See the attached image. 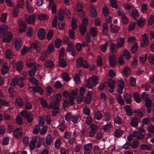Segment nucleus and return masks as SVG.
<instances>
[{"instance_id":"nucleus-1","label":"nucleus","mask_w":154,"mask_h":154,"mask_svg":"<svg viewBox=\"0 0 154 154\" xmlns=\"http://www.w3.org/2000/svg\"><path fill=\"white\" fill-rule=\"evenodd\" d=\"M97 77L95 75L89 78L86 83V85L89 88H92L96 85L98 82Z\"/></svg>"},{"instance_id":"nucleus-2","label":"nucleus","mask_w":154,"mask_h":154,"mask_svg":"<svg viewBox=\"0 0 154 154\" xmlns=\"http://www.w3.org/2000/svg\"><path fill=\"white\" fill-rule=\"evenodd\" d=\"M77 27L75 21V19L72 18V29H70L69 31V36L71 39H73L75 37L74 31L76 29Z\"/></svg>"},{"instance_id":"nucleus-3","label":"nucleus","mask_w":154,"mask_h":154,"mask_svg":"<svg viewBox=\"0 0 154 154\" xmlns=\"http://www.w3.org/2000/svg\"><path fill=\"white\" fill-rule=\"evenodd\" d=\"M20 114L23 117L27 119L28 123L32 121L33 115L32 113H28L25 111H22L21 112Z\"/></svg>"},{"instance_id":"nucleus-4","label":"nucleus","mask_w":154,"mask_h":154,"mask_svg":"<svg viewBox=\"0 0 154 154\" xmlns=\"http://www.w3.org/2000/svg\"><path fill=\"white\" fill-rule=\"evenodd\" d=\"M142 42L141 44L142 47L144 48L147 46L149 43V37L147 35L144 33L142 35Z\"/></svg>"},{"instance_id":"nucleus-5","label":"nucleus","mask_w":154,"mask_h":154,"mask_svg":"<svg viewBox=\"0 0 154 154\" xmlns=\"http://www.w3.org/2000/svg\"><path fill=\"white\" fill-rule=\"evenodd\" d=\"M13 37V35L10 32H8L4 35L3 41L4 42L9 43Z\"/></svg>"},{"instance_id":"nucleus-6","label":"nucleus","mask_w":154,"mask_h":154,"mask_svg":"<svg viewBox=\"0 0 154 154\" xmlns=\"http://www.w3.org/2000/svg\"><path fill=\"white\" fill-rule=\"evenodd\" d=\"M29 90L31 92H37L42 94L44 92L42 88L39 86L35 87H30L29 88Z\"/></svg>"},{"instance_id":"nucleus-7","label":"nucleus","mask_w":154,"mask_h":154,"mask_svg":"<svg viewBox=\"0 0 154 154\" xmlns=\"http://www.w3.org/2000/svg\"><path fill=\"white\" fill-rule=\"evenodd\" d=\"M77 65L81 66L83 68H87L88 67L89 65L88 63L85 61L84 60L81 58H79L76 61Z\"/></svg>"},{"instance_id":"nucleus-8","label":"nucleus","mask_w":154,"mask_h":154,"mask_svg":"<svg viewBox=\"0 0 154 154\" xmlns=\"http://www.w3.org/2000/svg\"><path fill=\"white\" fill-rule=\"evenodd\" d=\"M109 61L110 66L113 67L116 64V57L113 54L110 55L109 58Z\"/></svg>"},{"instance_id":"nucleus-9","label":"nucleus","mask_w":154,"mask_h":154,"mask_svg":"<svg viewBox=\"0 0 154 154\" xmlns=\"http://www.w3.org/2000/svg\"><path fill=\"white\" fill-rule=\"evenodd\" d=\"M93 94V91H88V92L85 99V103L89 104L91 103L92 100L91 97Z\"/></svg>"},{"instance_id":"nucleus-10","label":"nucleus","mask_w":154,"mask_h":154,"mask_svg":"<svg viewBox=\"0 0 154 154\" xmlns=\"http://www.w3.org/2000/svg\"><path fill=\"white\" fill-rule=\"evenodd\" d=\"M14 136L17 138H20L21 137L22 133L21 129L19 128H16L13 132Z\"/></svg>"},{"instance_id":"nucleus-11","label":"nucleus","mask_w":154,"mask_h":154,"mask_svg":"<svg viewBox=\"0 0 154 154\" xmlns=\"http://www.w3.org/2000/svg\"><path fill=\"white\" fill-rule=\"evenodd\" d=\"M92 147V145L91 143L85 144L84 146V154H90Z\"/></svg>"},{"instance_id":"nucleus-12","label":"nucleus","mask_w":154,"mask_h":154,"mask_svg":"<svg viewBox=\"0 0 154 154\" xmlns=\"http://www.w3.org/2000/svg\"><path fill=\"white\" fill-rule=\"evenodd\" d=\"M25 20L27 21L29 23L34 24L35 22V17L32 15L28 16L27 14L24 15Z\"/></svg>"},{"instance_id":"nucleus-13","label":"nucleus","mask_w":154,"mask_h":154,"mask_svg":"<svg viewBox=\"0 0 154 154\" xmlns=\"http://www.w3.org/2000/svg\"><path fill=\"white\" fill-rule=\"evenodd\" d=\"M45 34V30L43 28L39 29L38 33V36L39 38L41 40L44 39Z\"/></svg>"},{"instance_id":"nucleus-14","label":"nucleus","mask_w":154,"mask_h":154,"mask_svg":"<svg viewBox=\"0 0 154 154\" xmlns=\"http://www.w3.org/2000/svg\"><path fill=\"white\" fill-rule=\"evenodd\" d=\"M40 45L38 41H37L35 43H32L30 46V48H33L36 50L37 52H39L40 51Z\"/></svg>"},{"instance_id":"nucleus-15","label":"nucleus","mask_w":154,"mask_h":154,"mask_svg":"<svg viewBox=\"0 0 154 154\" xmlns=\"http://www.w3.org/2000/svg\"><path fill=\"white\" fill-rule=\"evenodd\" d=\"M22 43L21 40L20 38H18L15 40V42L14 46L16 50H19L21 47Z\"/></svg>"},{"instance_id":"nucleus-16","label":"nucleus","mask_w":154,"mask_h":154,"mask_svg":"<svg viewBox=\"0 0 154 154\" xmlns=\"http://www.w3.org/2000/svg\"><path fill=\"white\" fill-rule=\"evenodd\" d=\"M82 6L80 4L78 5L77 7V9L78 12V14L80 17H84L85 14L82 11Z\"/></svg>"},{"instance_id":"nucleus-17","label":"nucleus","mask_w":154,"mask_h":154,"mask_svg":"<svg viewBox=\"0 0 154 154\" xmlns=\"http://www.w3.org/2000/svg\"><path fill=\"white\" fill-rule=\"evenodd\" d=\"M124 133L123 131L120 129H116L114 132V136L116 137H119L123 135Z\"/></svg>"},{"instance_id":"nucleus-18","label":"nucleus","mask_w":154,"mask_h":154,"mask_svg":"<svg viewBox=\"0 0 154 154\" xmlns=\"http://www.w3.org/2000/svg\"><path fill=\"white\" fill-rule=\"evenodd\" d=\"M26 25L23 20H22L20 22L19 26V32H25L26 29Z\"/></svg>"},{"instance_id":"nucleus-19","label":"nucleus","mask_w":154,"mask_h":154,"mask_svg":"<svg viewBox=\"0 0 154 154\" xmlns=\"http://www.w3.org/2000/svg\"><path fill=\"white\" fill-rule=\"evenodd\" d=\"M37 137L35 136L33 137L32 140L30 142L29 147L31 150H33L36 146V142L37 140Z\"/></svg>"},{"instance_id":"nucleus-20","label":"nucleus","mask_w":154,"mask_h":154,"mask_svg":"<svg viewBox=\"0 0 154 154\" xmlns=\"http://www.w3.org/2000/svg\"><path fill=\"white\" fill-rule=\"evenodd\" d=\"M125 39L124 38H118L117 40V45L118 48H121L124 45Z\"/></svg>"},{"instance_id":"nucleus-21","label":"nucleus","mask_w":154,"mask_h":154,"mask_svg":"<svg viewBox=\"0 0 154 154\" xmlns=\"http://www.w3.org/2000/svg\"><path fill=\"white\" fill-rule=\"evenodd\" d=\"M138 132L140 134V137H138V140H140L143 138L144 136L146 134V131L142 127H140L138 129Z\"/></svg>"},{"instance_id":"nucleus-22","label":"nucleus","mask_w":154,"mask_h":154,"mask_svg":"<svg viewBox=\"0 0 154 154\" xmlns=\"http://www.w3.org/2000/svg\"><path fill=\"white\" fill-rule=\"evenodd\" d=\"M124 99L126 102L127 103L130 104L132 102L131 96L128 93L125 94Z\"/></svg>"},{"instance_id":"nucleus-23","label":"nucleus","mask_w":154,"mask_h":154,"mask_svg":"<svg viewBox=\"0 0 154 154\" xmlns=\"http://www.w3.org/2000/svg\"><path fill=\"white\" fill-rule=\"evenodd\" d=\"M125 108L126 114L129 116L133 115V111L130 107L128 105H126L125 106Z\"/></svg>"},{"instance_id":"nucleus-24","label":"nucleus","mask_w":154,"mask_h":154,"mask_svg":"<svg viewBox=\"0 0 154 154\" xmlns=\"http://www.w3.org/2000/svg\"><path fill=\"white\" fill-rule=\"evenodd\" d=\"M90 13L91 17L93 18L95 17L97 15V13L94 7L91 6L90 8Z\"/></svg>"},{"instance_id":"nucleus-25","label":"nucleus","mask_w":154,"mask_h":154,"mask_svg":"<svg viewBox=\"0 0 154 154\" xmlns=\"http://www.w3.org/2000/svg\"><path fill=\"white\" fill-rule=\"evenodd\" d=\"M67 51L70 55L73 56H74L76 54L75 50L73 46H69Z\"/></svg>"},{"instance_id":"nucleus-26","label":"nucleus","mask_w":154,"mask_h":154,"mask_svg":"<svg viewBox=\"0 0 154 154\" xmlns=\"http://www.w3.org/2000/svg\"><path fill=\"white\" fill-rule=\"evenodd\" d=\"M8 30V26L6 25H2L0 26V32L4 34L6 33Z\"/></svg>"},{"instance_id":"nucleus-27","label":"nucleus","mask_w":154,"mask_h":154,"mask_svg":"<svg viewBox=\"0 0 154 154\" xmlns=\"http://www.w3.org/2000/svg\"><path fill=\"white\" fill-rule=\"evenodd\" d=\"M20 82V80L17 76H16L12 79L11 83V85L12 86H14L17 84H18Z\"/></svg>"},{"instance_id":"nucleus-28","label":"nucleus","mask_w":154,"mask_h":154,"mask_svg":"<svg viewBox=\"0 0 154 154\" xmlns=\"http://www.w3.org/2000/svg\"><path fill=\"white\" fill-rule=\"evenodd\" d=\"M38 17L39 20L42 21H45L49 18L48 15L42 14L38 15Z\"/></svg>"},{"instance_id":"nucleus-29","label":"nucleus","mask_w":154,"mask_h":154,"mask_svg":"<svg viewBox=\"0 0 154 154\" xmlns=\"http://www.w3.org/2000/svg\"><path fill=\"white\" fill-rule=\"evenodd\" d=\"M16 66L17 70L19 72L21 71L23 68V63L20 61H19L17 63Z\"/></svg>"},{"instance_id":"nucleus-30","label":"nucleus","mask_w":154,"mask_h":154,"mask_svg":"<svg viewBox=\"0 0 154 154\" xmlns=\"http://www.w3.org/2000/svg\"><path fill=\"white\" fill-rule=\"evenodd\" d=\"M145 20L142 17L139 18L137 21V25L139 27H142L143 26L145 23Z\"/></svg>"},{"instance_id":"nucleus-31","label":"nucleus","mask_w":154,"mask_h":154,"mask_svg":"<svg viewBox=\"0 0 154 154\" xmlns=\"http://www.w3.org/2000/svg\"><path fill=\"white\" fill-rule=\"evenodd\" d=\"M102 116V114L100 112H94L93 116L94 119L97 120H100Z\"/></svg>"},{"instance_id":"nucleus-32","label":"nucleus","mask_w":154,"mask_h":154,"mask_svg":"<svg viewBox=\"0 0 154 154\" xmlns=\"http://www.w3.org/2000/svg\"><path fill=\"white\" fill-rule=\"evenodd\" d=\"M112 125L110 123H108L104 125L103 129L105 132H108L112 127Z\"/></svg>"},{"instance_id":"nucleus-33","label":"nucleus","mask_w":154,"mask_h":154,"mask_svg":"<svg viewBox=\"0 0 154 154\" xmlns=\"http://www.w3.org/2000/svg\"><path fill=\"white\" fill-rule=\"evenodd\" d=\"M52 7V12L53 13H54L56 12V6L55 4L53 2H50L49 3V6L48 7V9H50Z\"/></svg>"},{"instance_id":"nucleus-34","label":"nucleus","mask_w":154,"mask_h":154,"mask_svg":"<svg viewBox=\"0 0 154 154\" xmlns=\"http://www.w3.org/2000/svg\"><path fill=\"white\" fill-rule=\"evenodd\" d=\"M111 31L114 33L117 32L120 29V28L118 26H116L111 24L110 26Z\"/></svg>"},{"instance_id":"nucleus-35","label":"nucleus","mask_w":154,"mask_h":154,"mask_svg":"<svg viewBox=\"0 0 154 154\" xmlns=\"http://www.w3.org/2000/svg\"><path fill=\"white\" fill-rule=\"evenodd\" d=\"M152 104V100L149 98L146 99L145 100V104L147 108L151 107Z\"/></svg>"},{"instance_id":"nucleus-36","label":"nucleus","mask_w":154,"mask_h":154,"mask_svg":"<svg viewBox=\"0 0 154 154\" xmlns=\"http://www.w3.org/2000/svg\"><path fill=\"white\" fill-rule=\"evenodd\" d=\"M131 16L134 19H137L139 16V14L137 10L135 9L133 10L132 12Z\"/></svg>"},{"instance_id":"nucleus-37","label":"nucleus","mask_w":154,"mask_h":154,"mask_svg":"<svg viewBox=\"0 0 154 154\" xmlns=\"http://www.w3.org/2000/svg\"><path fill=\"white\" fill-rule=\"evenodd\" d=\"M9 67L8 66L5 65L2 66L1 68V72L2 74L4 75L8 71Z\"/></svg>"},{"instance_id":"nucleus-38","label":"nucleus","mask_w":154,"mask_h":154,"mask_svg":"<svg viewBox=\"0 0 154 154\" xmlns=\"http://www.w3.org/2000/svg\"><path fill=\"white\" fill-rule=\"evenodd\" d=\"M52 137L50 134H48L46 136V143L48 145H50L52 141Z\"/></svg>"},{"instance_id":"nucleus-39","label":"nucleus","mask_w":154,"mask_h":154,"mask_svg":"<svg viewBox=\"0 0 154 154\" xmlns=\"http://www.w3.org/2000/svg\"><path fill=\"white\" fill-rule=\"evenodd\" d=\"M13 54L10 49H8L6 50L5 52V56L8 59H11L13 57Z\"/></svg>"},{"instance_id":"nucleus-40","label":"nucleus","mask_w":154,"mask_h":154,"mask_svg":"<svg viewBox=\"0 0 154 154\" xmlns=\"http://www.w3.org/2000/svg\"><path fill=\"white\" fill-rule=\"evenodd\" d=\"M133 97L134 100L137 103H139L141 102L140 95L137 93H134Z\"/></svg>"},{"instance_id":"nucleus-41","label":"nucleus","mask_w":154,"mask_h":154,"mask_svg":"<svg viewBox=\"0 0 154 154\" xmlns=\"http://www.w3.org/2000/svg\"><path fill=\"white\" fill-rule=\"evenodd\" d=\"M117 45L115 43H112L111 44L110 49L112 52L113 53H115L117 49Z\"/></svg>"},{"instance_id":"nucleus-42","label":"nucleus","mask_w":154,"mask_h":154,"mask_svg":"<svg viewBox=\"0 0 154 154\" xmlns=\"http://www.w3.org/2000/svg\"><path fill=\"white\" fill-rule=\"evenodd\" d=\"M145 110L142 108H141L137 111V115L139 117H143L145 114Z\"/></svg>"},{"instance_id":"nucleus-43","label":"nucleus","mask_w":154,"mask_h":154,"mask_svg":"<svg viewBox=\"0 0 154 154\" xmlns=\"http://www.w3.org/2000/svg\"><path fill=\"white\" fill-rule=\"evenodd\" d=\"M59 66L63 68L65 67L66 65V63L63 58V57L60 58H59Z\"/></svg>"},{"instance_id":"nucleus-44","label":"nucleus","mask_w":154,"mask_h":154,"mask_svg":"<svg viewBox=\"0 0 154 154\" xmlns=\"http://www.w3.org/2000/svg\"><path fill=\"white\" fill-rule=\"evenodd\" d=\"M131 125L133 127H136L138 125V121L136 117H134L131 119Z\"/></svg>"},{"instance_id":"nucleus-45","label":"nucleus","mask_w":154,"mask_h":154,"mask_svg":"<svg viewBox=\"0 0 154 154\" xmlns=\"http://www.w3.org/2000/svg\"><path fill=\"white\" fill-rule=\"evenodd\" d=\"M147 55L146 54H143L141 55L139 57V61L141 63H144L146 60Z\"/></svg>"},{"instance_id":"nucleus-46","label":"nucleus","mask_w":154,"mask_h":154,"mask_svg":"<svg viewBox=\"0 0 154 154\" xmlns=\"http://www.w3.org/2000/svg\"><path fill=\"white\" fill-rule=\"evenodd\" d=\"M152 148V146L151 145L143 144L141 146V149L143 150L146 149L149 150L151 149Z\"/></svg>"},{"instance_id":"nucleus-47","label":"nucleus","mask_w":154,"mask_h":154,"mask_svg":"<svg viewBox=\"0 0 154 154\" xmlns=\"http://www.w3.org/2000/svg\"><path fill=\"white\" fill-rule=\"evenodd\" d=\"M39 99L40 103L43 107L46 108L48 106V103L45 100L42 98H39Z\"/></svg>"},{"instance_id":"nucleus-48","label":"nucleus","mask_w":154,"mask_h":154,"mask_svg":"<svg viewBox=\"0 0 154 154\" xmlns=\"http://www.w3.org/2000/svg\"><path fill=\"white\" fill-rule=\"evenodd\" d=\"M116 98L117 102L120 104L123 105L124 104V102L123 100L122 96L119 95H117L116 97Z\"/></svg>"},{"instance_id":"nucleus-49","label":"nucleus","mask_w":154,"mask_h":154,"mask_svg":"<svg viewBox=\"0 0 154 154\" xmlns=\"http://www.w3.org/2000/svg\"><path fill=\"white\" fill-rule=\"evenodd\" d=\"M97 30L96 27L91 28L90 31L91 34L94 37H95L97 35Z\"/></svg>"},{"instance_id":"nucleus-50","label":"nucleus","mask_w":154,"mask_h":154,"mask_svg":"<svg viewBox=\"0 0 154 154\" xmlns=\"http://www.w3.org/2000/svg\"><path fill=\"white\" fill-rule=\"evenodd\" d=\"M27 73V72L26 71H23L22 72L20 75L19 77L18 78L20 80V82H22L24 80L25 77L26 76Z\"/></svg>"},{"instance_id":"nucleus-51","label":"nucleus","mask_w":154,"mask_h":154,"mask_svg":"<svg viewBox=\"0 0 154 154\" xmlns=\"http://www.w3.org/2000/svg\"><path fill=\"white\" fill-rule=\"evenodd\" d=\"M17 5L19 8H23L25 4L24 0H17Z\"/></svg>"},{"instance_id":"nucleus-52","label":"nucleus","mask_w":154,"mask_h":154,"mask_svg":"<svg viewBox=\"0 0 154 154\" xmlns=\"http://www.w3.org/2000/svg\"><path fill=\"white\" fill-rule=\"evenodd\" d=\"M64 18L63 10L62 8H60L58 14V20L59 21L62 20Z\"/></svg>"},{"instance_id":"nucleus-53","label":"nucleus","mask_w":154,"mask_h":154,"mask_svg":"<svg viewBox=\"0 0 154 154\" xmlns=\"http://www.w3.org/2000/svg\"><path fill=\"white\" fill-rule=\"evenodd\" d=\"M54 48L52 44H50L47 48V52L49 54H51L54 51Z\"/></svg>"},{"instance_id":"nucleus-54","label":"nucleus","mask_w":154,"mask_h":154,"mask_svg":"<svg viewBox=\"0 0 154 154\" xmlns=\"http://www.w3.org/2000/svg\"><path fill=\"white\" fill-rule=\"evenodd\" d=\"M54 65V63L51 60H48L45 63V66L48 68H52Z\"/></svg>"},{"instance_id":"nucleus-55","label":"nucleus","mask_w":154,"mask_h":154,"mask_svg":"<svg viewBox=\"0 0 154 154\" xmlns=\"http://www.w3.org/2000/svg\"><path fill=\"white\" fill-rule=\"evenodd\" d=\"M35 61L31 59H28L26 61V65L29 67H31L35 64Z\"/></svg>"},{"instance_id":"nucleus-56","label":"nucleus","mask_w":154,"mask_h":154,"mask_svg":"<svg viewBox=\"0 0 154 154\" xmlns=\"http://www.w3.org/2000/svg\"><path fill=\"white\" fill-rule=\"evenodd\" d=\"M38 123L41 126L44 125L45 122V118L43 116L39 117L38 119Z\"/></svg>"},{"instance_id":"nucleus-57","label":"nucleus","mask_w":154,"mask_h":154,"mask_svg":"<svg viewBox=\"0 0 154 154\" xmlns=\"http://www.w3.org/2000/svg\"><path fill=\"white\" fill-rule=\"evenodd\" d=\"M53 90L51 87L50 86H48L46 88V93L47 96H50L53 92Z\"/></svg>"},{"instance_id":"nucleus-58","label":"nucleus","mask_w":154,"mask_h":154,"mask_svg":"<svg viewBox=\"0 0 154 154\" xmlns=\"http://www.w3.org/2000/svg\"><path fill=\"white\" fill-rule=\"evenodd\" d=\"M7 16V13H4L1 16V20L2 23H6Z\"/></svg>"},{"instance_id":"nucleus-59","label":"nucleus","mask_w":154,"mask_h":154,"mask_svg":"<svg viewBox=\"0 0 154 154\" xmlns=\"http://www.w3.org/2000/svg\"><path fill=\"white\" fill-rule=\"evenodd\" d=\"M26 6L27 9L29 12H32L33 11V9L31 5L29 3L28 1H26Z\"/></svg>"},{"instance_id":"nucleus-60","label":"nucleus","mask_w":154,"mask_h":154,"mask_svg":"<svg viewBox=\"0 0 154 154\" xmlns=\"http://www.w3.org/2000/svg\"><path fill=\"white\" fill-rule=\"evenodd\" d=\"M109 86L110 88H114L115 85V82L114 80L109 79L108 82Z\"/></svg>"},{"instance_id":"nucleus-61","label":"nucleus","mask_w":154,"mask_h":154,"mask_svg":"<svg viewBox=\"0 0 154 154\" xmlns=\"http://www.w3.org/2000/svg\"><path fill=\"white\" fill-rule=\"evenodd\" d=\"M129 81L130 84L132 86H134L136 84V79L133 77H130Z\"/></svg>"},{"instance_id":"nucleus-62","label":"nucleus","mask_w":154,"mask_h":154,"mask_svg":"<svg viewBox=\"0 0 154 154\" xmlns=\"http://www.w3.org/2000/svg\"><path fill=\"white\" fill-rule=\"evenodd\" d=\"M123 56L125 57V59L127 60H129L131 58V56L130 55V53L126 50H125L124 51Z\"/></svg>"},{"instance_id":"nucleus-63","label":"nucleus","mask_w":154,"mask_h":154,"mask_svg":"<svg viewBox=\"0 0 154 154\" xmlns=\"http://www.w3.org/2000/svg\"><path fill=\"white\" fill-rule=\"evenodd\" d=\"M118 62L120 65H122L124 64L125 60L122 55H121L118 58Z\"/></svg>"},{"instance_id":"nucleus-64","label":"nucleus","mask_w":154,"mask_h":154,"mask_svg":"<svg viewBox=\"0 0 154 154\" xmlns=\"http://www.w3.org/2000/svg\"><path fill=\"white\" fill-rule=\"evenodd\" d=\"M149 62L151 64H154V54H150L148 57Z\"/></svg>"}]
</instances>
